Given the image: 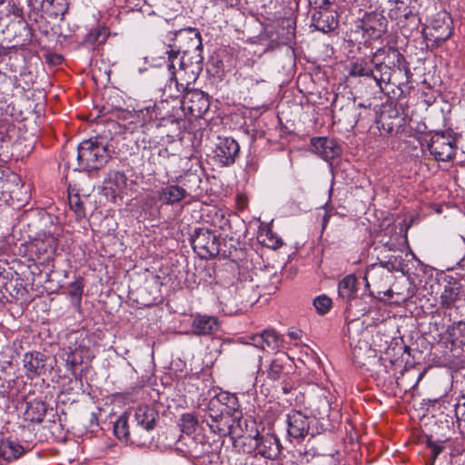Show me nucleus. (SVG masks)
<instances>
[{
    "instance_id": "c85d7f7f",
    "label": "nucleus",
    "mask_w": 465,
    "mask_h": 465,
    "mask_svg": "<svg viewBox=\"0 0 465 465\" xmlns=\"http://www.w3.org/2000/svg\"><path fill=\"white\" fill-rule=\"evenodd\" d=\"M134 419L139 426L147 431H151L155 428L159 413L150 405H141L134 411Z\"/></svg>"
},
{
    "instance_id": "8fccbe9b",
    "label": "nucleus",
    "mask_w": 465,
    "mask_h": 465,
    "mask_svg": "<svg viewBox=\"0 0 465 465\" xmlns=\"http://www.w3.org/2000/svg\"><path fill=\"white\" fill-rule=\"evenodd\" d=\"M70 209L75 213L76 220H81L85 217V209L84 202L81 200L79 194L73 196L69 195Z\"/></svg>"
},
{
    "instance_id": "79ce46f5",
    "label": "nucleus",
    "mask_w": 465,
    "mask_h": 465,
    "mask_svg": "<svg viewBox=\"0 0 465 465\" xmlns=\"http://www.w3.org/2000/svg\"><path fill=\"white\" fill-rule=\"evenodd\" d=\"M47 411V405L42 400H34L27 403V407L25 410L26 419L30 420L32 422L41 423Z\"/></svg>"
},
{
    "instance_id": "39448f33",
    "label": "nucleus",
    "mask_w": 465,
    "mask_h": 465,
    "mask_svg": "<svg viewBox=\"0 0 465 465\" xmlns=\"http://www.w3.org/2000/svg\"><path fill=\"white\" fill-rule=\"evenodd\" d=\"M203 51L188 52L176 54L174 49H171L168 54V69L174 70L180 74V79L183 82L194 83L203 71Z\"/></svg>"
},
{
    "instance_id": "5fc2aeb1",
    "label": "nucleus",
    "mask_w": 465,
    "mask_h": 465,
    "mask_svg": "<svg viewBox=\"0 0 465 465\" xmlns=\"http://www.w3.org/2000/svg\"><path fill=\"white\" fill-rule=\"evenodd\" d=\"M13 79L0 70V94H5L12 91Z\"/></svg>"
},
{
    "instance_id": "a211bd4d",
    "label": "nucleus",
    "mask_w": 465,
    "mask_h": 465,
    "mask_svg": "<svg viewBox=\"0 0 465 465\" xmlns=\"http://www.w3.org/2000/svg\"><path fill=\"white\" fill-rule=\"evenodd\" d=\"M59 357L65 362L66 370L75 376L76 367L82 365L85 360H91V351L84 345L69 346L61 351Z\"/></svg>"
},
{
    "instance_id": "6ab92c4d",
    "label": "nucleus",
    "mask_w": 465,
    "mask_h": 465,
    "mask_svg": "<svg viewBox=\"0 0 465 465\" xmlns=\"http://www.w3.org/2000/svg\"><path fill=\"white\" fill-rule=\"evenodd\" d=\"M58 247V239L54 234H44L43 238L35 239L32 243V250L41 263H48L54 260Z\"/></svg>"
},
{
    "instance_id": "c03bdc74",
    "label": "nucleus",
    "mask_w": 465,
    "mask_h": 465,
    "mask_svg": "<svg viewBox=\"0 0 465 465\" xmlns=\"http://www.w3.org/2000/svg\"><path fill=\"white\" fill-rule=\"evenodd\" d=\"M179 183H181V186L183 187L186 196L192 193L198 194L202 192L200 188L202 178L196 173H186L183 176H181Z\"/></svg>"
},
{
    "instance_id": "a878e982",
    "label": "nucleus",
    "mask_w": 465,
    "mask_h": 465,
    "mask_svg": "<svg viewBox=\"0 0 465 465\" xmlns=\"http://www.w3.org/2000/svg\"><path fill=\"white\" fill-rule=\"evenodd\" d=\"M127 185V177L123 171L110 170L104 181L103 191L107 197L115 199Z\"/></svg>"
},
{
    "instance_id": "ea45409f",
    "label": "nucleus",
    "mask_w": 465,
    "mask_h": 465,
    "mask_svg": "<svg viewBox=\"0 0 465 465\" xmlns=\"http://www.w3.org/2000/svg\"><path fill=\"white\" fill-rule=\"evenodd\" d=\"M109 31L105 26L97 25L92 28L83 38L81 44L85 47H94L106 42Z\"/></svg>"
},
{
    "instance_id": "72a5a7b5",
    "label": "nucleus",
    "mask_w": 465,
    "mask_h": 465,
    "mask_svg": "<svg viewBox=\"0 0 465 465\" xmlns=\"http://www.w3.org/2000/svg\"><path fill=\"white\" fill-rule=\"evenodd\" d=\"M357 278L353 274L346 275L338 283L339 298L351 305V302L358 296Z\"/></svg>"
},
{
    "instance_id": "58836bf2",
    "label": "nucleus",
    "mask_w": 465,
    "mask_h": 465,
    "mask_svg": "<svg viewBox=\"0 0 465 465\" xmlns=\"http://www.w3.org/2000/svg\"><path fill=\"white\" fill-rule=\"evenodd\" d=\"M187 440V453L194 459H201L212 452V445L203 438L188 437Z\"/></svg>"
},
{
    "instance_id": "9d476101",
    "label": "nucleus",
    "mask_w": 465,
    "mask_h": 465,
    "mask_svg": "<svg viewBox=\"0 0 465 465\" xmlns=\"http://www.w3.org/2000/svg\"><path fill=\"white\" fill-rule=\"evenodd\" d=\"M178 104V107H174V111L179 109L180 120L182 119V113L200 118L210 108V96L202 90L189 87L187 92L183 94V99L179 100Z\"/></svg>"
},
{
    "instance_id": "09e8293b",
    "label": "nucleus",
    "mask_w": 465,
    "mask_h": 465,
    "mask_svg": "<svg viewBox=\"0 0 465 465\" xmlns=\"http://www.w3.org/2000/svg\"><path fill=\"white\" fill-rule=\"evenodd\" d=\"M84 292V280L78 277L74 282H71L68 286V294L73 301H75L76 305L80 306L82 295Z\"/></svg>"
},
{
    "instance_id": "a19ab883",
    "label": "nucleus",
    "mask_w": 465,
    "mask_h": 465,
    "mask_svg": "<svg viewBox=\"0 0 465 465\" xmlns=\"http://www.w3.org/2000/svg\"><path fill=\"white\" fill-rule=\"evenodd\" d=\"M388 262H381L379 264H372L370 268L367 269L365 272V280L367 282V286H369V280H371L377 287H382L383 274L384 270L387 269L385 273V277H390L391 269L389 268Z\"/></svg>"
},
{
    "instance_id": "e2e57ef3",
    "label": "nucleus",
    "mask_w": 465,
    "mask_h": 465,
    "mask_svg": "<svg viewBox=\"0 0 465 465\" xmlns=\"http://www.w3.org/2000/svg\"><path fill=\"white\" fill-rule=\"evenodd\" d=\"M249 433H246L245 435H239L238 434V438H239V440H241V443H242V450H243V448H249V440H246V444L244 445V441L242 440L243 437L247 436Z\"/></svg>"
},
{
    "instance_id": "3c124183",
    "label": "nucleus",
    "mask_w": 465,
    "mask_h": 465,
    "mask_svg": "<svg viewBox=\"0 0 465 465\" xmlns=\"http://www.w3.org/2000/svg\"><path fill=\"white\" fill-rule=\"evenodd\" d=\"M364 328V322L362 321L360 319H353L347 324V334L352 341L359 340Z\"/></svg>"
},
{
    "instance_id": "2eb2a0df",
    "label": "nucleus",
    "mask_w": 465,
    "mask_h": 465,
    "mask_svg": "<svg viewBox=\"0 0 465 465\" xmlns=\"http://www.w3.org/2000/svg\"><path fill=\"white\" fill-rule=\"evenodd\" d=\"M378 124L381 132L400 139L410 137L412 133L411 128L406 125L405 119L395 110L381 112Z\"/></svg>"
},
{
    "instance_id": "aec40b11",
    "label": "nucleus",
    "mask_w": 465,
    "mask_h": 465,
    "mask_svg": "<svg viewBox=\"0 0 465 465\" xmlns=\"http://www.w3.org/2000/svg\"><path fill=\"white\" fill-rule=\"evenodd\" d=\"M169 72H170L169 81L164 85V87L163 89V96L165 97V99H162L160 101V102H166L168 104H170L169 99H172L173 102H175L176 100L183 99V94H185V92H187L190 85L193 84V83L183 82L180 79V74L177 73L176 71L169 70ZM179 101H177V103ZM169 106H170L171 112H172V107H176L175 105H171V104H169Z\"/></svg>"
},
{
    "instance_id": "473e14b6",
    "label": "nucleus",
    "mask_w": 465,
    "mask_h": 465,
    "mask_svg": "<svg viewBox=\"0 0 465 465\" xmlns=\"http://www.w3.org/2000/svg\"><path fill=\"white\" fill-rule=\"evenodd\" d=\"M186 197L183 187L178 184H168L157 192L158 200L167 205L178 203Z\"/></svg>"
},
{
    "instance_id": "412c9836",
    "label": "nucleus",
    "mask_w": 465,
    "mask_h": 465,
    "mask_svg": "<svg viewBox=\"0 0 465 465\" xmlns=\"http://www.w3.org/2000/svg\"><path fill=\"white\" fill-rule=\"evenodd\" d=\"M243 422L246 428H248L247 420H244ZM242 423V419L225 413L208 427L212 432L221 437L231 436L233 439L235 436H238L237 428L241 429Z\"/></svg>"
},
{
    "instance_id": "7ed1b4c3",
    "label": "nucleus",
    "mask_w": 465,
    "mask_h": 465,
    "mask_svg": "<svg viewBox=\"0 0 465 465\" xmlns=\"http://www.w3.org/2000/svg\"><path fill=\"white\" fill-rule=\"evenodd\" d=\"M332 118L338 124H342L347 130L359 125L365 128L375 117L371 104L356 103L355 98L344 94L334 95L331 102Z\"/></svg>"
},
{
    "instance_id": "6e6552de",
    "label": "nucleus",
    "mask_w": 465,
    "mask_h": 465,
    "mask_svg": "<svg viewBox=\"0 0 465 465\" xmlns=\"http://www.w3.org/2000/svg\"><path fill=\"white\" fill-rule=\"evenodd\" d=\"M193 251L202 258H214L220 253V237L206 227L195 228L190 237Z\"/></svg>"
},
{
    "instance_id": "423d86ee",
    "label": "nucleus",
    "mask_w": 465,
    "mask_h": 465,
    "mask_svg": "<svg viewBox=\"0 0 465 465\" xmlns=\"http://www.w3.org/2000/svg\"><path fill=\"white\" fill-rule=\"evenodd\" d=\"M258 288L259 284L252 273L247 269H240L236 282L229 287L228 292L235 305L240 310H245L259 301L261 293Z\"/></svg>"
},
{
    "instance_id": "052dcab7",
    "label": "nucleus",
    "mask_w": 465,
    "mask_h": 465,
    "mask_svg": "<svg viewBox=\"0 0 465 465\" xmlns=\"http://www.w3.org/2000/svg\"><path fill=\"white\" fill-rule=\"evenodd\" d=\"M325 210H326V213L323 216V219H322V230H324L329 223V220H330V217H331V213H329V210H328V207H327V204L325 205Z\"/></svg>"
},
{
    "instance_id": "e433bc0d",
    "label": "nucleus",
    "mask_w": 465,
    "mask_h": 465,
    "mask_svg": "<svg viewBox=\"0 0 465 465\" xmlns=\"http://www.w3.org/2000/svg\"><path fill=\"white\" fill-rule=\"evenodd\" d=\"M374 73L375 66L371 64V59L357 58L350 64L349 75L354 77H368L373 79L377 84L378 77Z\"/></svg>"
},
{
    "instance_id": "37998d69",
    "label": "nucleus",
    "mask_w": 465,
    "mask_h": 465,
    "mask_svg": "<svg viewBox=\"0 0 465 465\" xmlns=\"http://www.w3.org/2000/svg\"><path fill=\"white\" fill-rule=\"evenodd\" d=\"M114 436L121 441L136 443V440L131 435L129 430L128 417L122 414L114 423Z\"/></svg>"
},
{
    "instance_id": "4be33fe9",
    "label": "nucleus",
    "mask_w": 465,
    "mask_h": 465,
    "mask_svg": "<svg viewBox=\"0 0 465 465\" xmlns=\"http://www.w3.org/2000/svg\"><path fill=\"white\" fill-rule=\"evenodd\" d=\"M218 226L225 232V236L232 241L239 240L245 235V223L235 213L221 214Z\"/></svg>"
},
{
    "instance_id": "603ef678",
    "label": "nucleus",
    "mask_w": 465,
    "mask_h": 465,
    "mask_svg": "<svg viewBox=\"0 0 465 465\" xmlns=\"http://www.w3.org/2000/svg\"><path fill=\"white\" fill-rule=\"evenodd\" d=\"M332 304V301L327 295H320L313 300V305L319 314L327 313Z\"/></svg>"
},
{
    "instance_id": "13d9d810",
    "label": "nucleus",
    "mask_w": 465,
    "mask_h": 465,
    "mask_svg": "<svg viewBox=\"0 0 465 465\" xmlns=\"http://www.w3.org/2000/svg\"><path fill=\"white\" fill-rule=\"evenodd\" d=\"M267 242L265 243L268 247L272 249H278L282 245V241L278 236L274 235L272 231L266 232Z\"/></svg>"
},
{
    "instance_id": "f704fd0d",
    "label": "nucleus",
    "mask_w": 465,
    "mask_h": 465,
    "mask_svg": "<svg viewBox=\"0 0 465 465\" xmlns=\"http://www.w3.org/2000/svg\"><path fill=\"white\" fill-rule=\"evenodd\" d=\"M213 398L220 403L224 413L242 420L240 403L235 394L228 391H221Z\"/></svg>"
},
{
    "instance_id": "2f4dec72",
    "label": "nucleus",
    "mask_w": 465,
    "mask_h": 465,
    "mask_svg": "<svg viewBox=\"0 0 465 465\" xmlns=\"http://www.w3.org/2000/svg\"><path fill=\"white\" fill-rule=\"evenodd\" d=\"M26 452L23 445L11 438L0 440V459L11 462L19 459Z\"/></svg>"
},
{
    "instance_id": "338daca9",
    "label": "nucleus",
    "mask_w": 465,
    "mask_h": 465,
    "mask_svg": "<svg viewBox=\"0 0 465 465\" xmlns=\"http://www.w3.org/2000/svg\"><path fill=\"white\" fill-rule=\"evenodd\" d=\"M391 85H390V86L388 87V90H389L390 92H393V89H391V90H390V87H391Z\"/></svg>"
},
{
    "instance_id": "4d7b16f0",
    "label": "nucleus",
    "mask_w": 465,
    "mask_h": 465,
    "mask_svg": "<svg viewBox=\"0 0 465 465\" xmlns=\"http://www.w3.org/2000/svg\"><path fill=\"white\" fill-rule=\"evenodd\" d=\"M427 447L431 450L432 462L430 465H433L435 460L442 452L444 447L441 444H438V443L432 441L430 439L427 440Z\"/></svg>"
},
{
    "instance_id": "5701e85b",
    "label": "nucleus",
    "mask_w": 465,
    "mask_h": 465,
    "mask_svg": "<svg viewBox=\"0 0 465 465\" xmlns=\"http://www.w3.org/2000/svg\"><path fill=\"white\" fill-rule=\"evenodd\" d=\"M312 151L325 161H330L341 154L338 143L328 137H313L311 139Z\"/></svg>"
},
{
    "instance_id": "ddd939ff",
    "label": "nucleus",
    "mask_w": 465,
    "mask_h": 465,
    "mask_svg": "<svg viewBox=\"0 0 465 465\" xmlns=\"http://www.w3.org/2000/svg\"><path fill=\"white\" fill-rule=\"evenodd\" d=\"M169 34L173 35L171 39L174 41L170 47L174 49L176 54L203 51L202 36L196 28L187 27Z\"/></svg>"
},
{
    "instance_id": "bf43d9fd",
    "label": "nucleus",
    "mask_w": 465,
    "mask_h": 465,
    "mask_svg": "<svg viewBox=\"0 0 465 465\" xmlns=\"http://www.w3.org/2000/svg\"><path fill=\"white\" fill-rule=\"evenodd\" d=\"M6 383H8V382L6 381L5 379L0 378V385L2 388L0 390V395L5 396L8 393L9 384L5 385Z\"/></svg>"
},
{
    "instance_id": "774afa93",
    "label": "nucleus",
    "mask_w": 465,
    "mask_h": 465,
    "mask_svg": "<svg viewBox=\"0 0 465 465\" xmlns=\"http://www.w3.org/2000/svg\"><path fill=\"white\" fill-rule=\"evenodd\" d=\"M5 2V0H0V5L3 4Z\"/></svg>"
},
{
    "instance_id": "b1692460",
    "label": "nucleus",
    "mask_w": 465,
    "mask_h": 465,
    "mask_svg": "<svg viewBox=\"0 0 465 465\" xmlns=\"http://www.w3.org/2000/svg\"><path fill=\"white\" fill-rule=\"evenodd\" d=\"M47 356L44 353L33 351L24 355L23 362L28 378L41 376L46 371Z\"/></svg>"
},
{
    "instance_id": "864d4df0",
    "label": "nucleus",
    "mask_w": 465,
    "mask_h": 465,
    "mask_svg": "<svg viewBox=\"0 0 465 465\" xmlns=\"http://www.w3.org/2000/svg\"><path fill=\"white\" fill-rule=\"evenodd\" d=\"M455 415L460 422V426L463 424L465 429V396H462L455 404Z\"/></svg>"
},
{
    "instance_id": "bb28decb",
    "label": "nucleus",
    "mask_w": 465,
    "mask_h": 465,
    "mask_svg": "<svg viewBox=\"0 0 465 465\" xmlns=\"http://www.w3.org/2000/svg\"><path fill=\"white\" fill-rule=\"evenodd\" d=\"M13 26L19 30V35L14 36L16 43L12 47H5L0 45V57L7 55L12 48H25L32 42L34 32L25 21L19 20Z\"/></svg>"
},
{
    "instance_id": "1a4fd4ad",
    "label": "nucleus",
    "mask_w": 465,
    "mask_h": 465,
    "mask_svg": "<svg viewBox=\"0 0 465 465\" xmlns=\"http://www.w3.org/2000/svg\"><path fill=\"white\" fill-rule=\"evenodd\" d=\"M453 34V20L446 11L437 13L430 24L423 29L424 38L431 42L432 45L440 46L450 39Z\"/></svg>"
},
{
    "instance_id": "4468645a",
    "label": "nucleus",
    "mask_w": 465,
    "mask_h": 465,
    "mask_svg": "<svg viewBox=\"0 0 465 465\" xmlns=\"http://www.w3.org/2000/svg\"><path fill=\"white\" fill-rule=\"evenodd\" d=\"M356 27L362 30L363 37L369 40H378L386 34L388 20L381 12H366L356 22Z\"/></svg>"
},
{
    "instance_id": "0eeeda50",
    "label": "nucleus",
    "mask_w": 465,
    "mask_h": 465,
    "mask_svg": "<svg viewBox=\"0 0 465 465\" xmlns=\"http://www.w3.org/2000/svg\"><path fill=\"white\" fill-rule=\"evenodd\" d=\"M252 430L243 437L244 445L249 440V448H243V452H256L266 459L274 460L281 454V443L279 439L272 433L260 434L256 429L255 420H250Z\"/></svg>"
},
{
    "instance_id": "393cba45",
    "label": "nucleus",
    "mask_w": 465,
    "mask_h": 465,
    "mask_svg": "<svg viewBox=\"0 0 465 465\" xmlns=\"http://www.w3.org/2000/svg\"><path fill=\"white\" fill-rule=\"evenodd\" d=\"M292 365L289 363L288 356L282 353L275 357L266 368V376L272 381H285L291 373Z\"/></svg>"
},
{
    "instance_id": "20e7f679",
    "label": "nucleus",
    "mask_w": 465,
    "mask_h": 465,
    "mask_svg": "<svg viewBox=\"0 0 465 465\" xmlns=\"http://www.w3.org/2000/svg\"><path fill=\"white\" fill-rule=\"evenodd\" d=\"M111 155L107 145L97 137L84 140L77 147V163L76 170L92 172L103 168Z\"/></svg>"
},
{
    "instance_id": "680f3d73",
    "label": "nucleus",
    "mask_w": 465,
    "mask_h": 465,
    "mask_svg": "<svg viewBox=\"0 0 465 465\" xmlns=\"http://www.w3.org/2000/svg\"><path fill=\"white\" fill-rule=\"evenodd\" d=\"M158 156L163 159H167L171 153H169L167 148H160L157 151Z\"/></svg>"
},
{
    "instance_id": "f3484780",
    "label": "nucleus",
    "mask_w": 465,
    "mask_h": 465,
    "mask_svg": "<svg viewBox=\"0 0 465 465\" xmlns=\"http://www.w3.org/2000/svg\"><path fill=\"white\" fill-rule=\"evenodd\" d=\"M240 146L232 137L218 138L213 151V159L220 166H230L239 155Z\"/></svg>"
},
{
    "instance_id": "cd10ccee",
    "label": "nucleus",
    "mask_w": 465,
    "mask_h": 465,
    "mask_svg": "<svg viewBox=\"0 0 465 465\" xmlns=\"http://www.w3.org/2000/svg\"><path fill=\"white\" fill-rule=\"evenodd\" d=\"M252 343L262 351L278 350L282 344V337L273 330H264L251 336Z\"/></svg>"
},
{
    "instance_id": "f257e3e1",
    "label": "nucleus",
    "mask_w": 465,
    "mask_h": 465,
    "mask_svg": "<svg viewBox=\"0 0 465 465\" xmlns=\"http://www.w3.org/2000/svg\"><path fill=\"white\" fill-rule=\"evenodd\" d=\"M149 122L143 125L142 143L144 147L157 148L165 143H172L179 135L180 115L179 109L174 107L170 111L166 102L154 103L140 110Z\"/></svg>"
},
{
    "instance_id": "7c9ffc66",
    "label": "nucleus",
    "mask_w": 465,
    "mask_h": 465,
    "mask_svg": "<svg viewBox=\"0 0 465 465\" xmlns=\"http://www.w3.org/2000/svg\"><path fill=\"white\" fill-rule=\"evenodd\" d=\"M460 290L461 285L458 282H449L445 285L440 297V308L459 309L457 303L460 301Z\"/></svg>"
},
{
    "instance_id": "c9c22d12",
    "label": "nucleus",
    "mask_w": 465,
    "mask_h": 465,
    "mask_svg": "<svg viewBox=\"0 0 465 465\" xmlns=\"http://www.w3.org/2000/svg\"><path fill=\"white\" fill-rule=\"evenodd\" d=\"M410 0H396L393 7L389 11V16L398 23H403L408 20H415L416 14L413 7L410 6Z\"/></svg>"
},
{
    "instance_id": "de8ad7c7",
    "label": "nucleus",
    "mask_w": 465,
    "mask_h": 465,
    "mask_svg": "<svg viewBox=\"0 0 465 465\" xmlns=\"http://www.w3.org/2000/svg\"><path fill=\"white\" fill-rule=\"evenodd\" d=\"M198 425V419L192 413H184L179 420L181 430L188 436L196 430Z\"/></svg>"
},
{
    "instance_id": "6e6d98bb",
    "label": "nucleus",
    "mask_w": 465,
    "mask_h": 465,
    "mask_svg": "<svg viewBox=\"0 0 465 465\" xmlns=\"http://www.w3.org/2000/svg\"><path fill=\"white\" fill-rule=\"evenodd\" d=\"M281 391L283 394H289L297 389V383L293 380L292 375L289 376L285 381H281Z\"/></svg>"
},
{
    "instance_id": "4c0bfd02",
    "label": "nucleus",
    "mask_w": 465,
    "mask_h": 465,
    "mask_svg": "<svg viewBox=\"0 0 465 465\" xmlns=\"http://www.w3.org/2000/svg\"><path fill=\"white\" fill-rule=\"evenodd\" d=\"M450 349H462L465 346V322L459 321L447 329Z\"/></svg>"
},
{
    "instance_id": "9b49d317",
    "label": "nucleus",
    "mask_w": 465,
    "mask_h": 465,
    "mask_svg": "<svg viewBox=\"0 0 465 465\" xmlns=\"http://www.w3.org/2000/svg\"><path fill=\"white\" fill-rule=\"evenodd\" d=\"M312 13V25L324 34L334 31L339 25V15L331 8L330 0H314Z\"/></svg>"
},
{
    "instance_id": "f03ea898",
    "label": "nucleus",
    "mask_w": 465,
    "mask_h": 465,
    "mask_svg": "<svg viewBox=\"0 0 465 465\" xmlns=\"http://www.w3.org/2000/svg\"><path fill=\"white\" fill-rule=\"evenodd\" d=\"M371 64L375 66L377 86L385 94H390L388 87L394 85L402 91L412 77L409 63L398 48L384 45L378 48L371 56Z\"/></svg>"
},
{
    "instance_id": "f8f14e48",
    "label": "nucleus",
    "mask_w": 465,
    "mask_h": 465,
    "mask_svg": "<svg viewBox=\"0 0 465 465\" xmlns=\"http://www.w3.org/2000/svg\"><path fill=\"white\" fill-rule=\"evenodd\" d=\"M428 149L436 161H450L456 155L457 139L449 132H435L428 143Z\"/></svg>"
},
{
    "instance_id": "a18cd8bd",
    "label": "nucleus",
    "mask_w": 465,
    "mask_h": 465,
    "mask_svg": "<svg viewBox=\"0 0 465 465\" xmlns=\"http://www.w3.org/2000/svg\"><path fill=\"white\" fill-rule=\"evenodd\" d=\"M67 0H42V10L51 16L64 15L68 10Z\"/></svg>"
},
{
    "instance_id": "0e129e2a",
    "label": "nucleus",
    "mask_w": 465,
    "mask_h": 465,
    "mask_svg": "<svg viewBox=\"0 0 465 465\" xmlns=\"http://www.w3.org/2000/svg\"><path fill=\"white\" fill-rule=\"evenodd\" d=\"M289 335L292 338V339H298L299 338V334L298 332L296 331H292L289 333Z\"/></svg>"
},
{
    "instance_id": "49530a36",
    "label": "nucleus",
    "mask_w": 465,
    "mask_h": 465,
    "mask_svg": "<svg viewBox=\"0 0 465 465\" xmlns=\"http://www.w3.org/2000/svg\"><path fill=\"white\" fill-rule=\"evenodd\" d=\"M203 411L204 413L202 416V423H205L207 426L225 414L223 409L214 398H212L209 401L207 407Z\"/></svg>"
},
{
    "instance_id": "dca6fc26",
    "label": "nucleus",
    "mask_w": 465,
    "mask_h": 465,
    "mask_svg": "<svg viewBox=\"0 0 465 465\" xmlns=\"http://www.w3.org/2000/svg\"><path fill=\"white\" fill-rule=\"evenodd\" d=\"M313 417L303 414L300 411L292 410L286 418L288 435L296 440L304 439L311 430Z\"/></svg>"
},
{
    "instance_id": "c756f323",
    "label": "nucleus",
    "mask_w": 465,
    "mask_h": 465,
    "mask_svg": "<svg viewBox=\"0 0 465 465\" xmlns=\"http://www.w3.org/2000/svg\"><path fill=\"white\" fill-rule=\"evenodd\" d=\"M192 329L197 336L211 335L219 330V322L216 317L197 315L193 320Z\"/></svg>"
},
{
    "instance_id": "69168bd1",
    "label": "nucleus",
    "mask_w": 465,
    "mask_h": 465,
    "mask_svg": "<svg viewBox=\"0 0 465 465\" xmlns=\"http://www.w3.org/2000/svg\"><path fill=\"white\" fill-rule=\"evenodd\" d=\"M101 114H106L109 113V110L106 109L105 106H103L102 110L100 111Z\"/></svg>"
}]
</instances>
